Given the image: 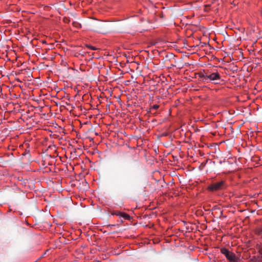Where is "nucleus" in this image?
Returning <instances> with one entry per match:
<instances>
[{"label": "nucleus", "instance_id": "13", "mask_svg": "<svg viewBox=\"0 0 262 262\" xmlns=\"http://www.w3.org/2000/svg\"><path fill=\"white\" fill-rule=\"evenodd\" d=\"M23 146V144H21V145H19V147H21Z\"/></svg>", "mask_w": 262, "mask_h": 262}, {"label": "nucleus", "instance_id": "10", "mask_svg": "<svg viewBox=\"0 0 262 262\" xmlns=\"http://www.w3.org/2000/svg\"><path fill=\"white\" fill-rule=\"evenodd\" d=\"M258 233L259 234H262V227L258 230Z\"/></svg>", "mask_w": 262, "mask_h": 262}, {"label": "nucleus", "instance_id": "3", "mask_svg": "<svg viewBox=\"0 0 262 262\" xmlns=\"http://www.w3.org/2000/svg\"><path fill=\"white\" fill-rule=\"evenodd\" d=\"M221 252L222 254H224L226 257L230 261V262H237L238 260V258L236 257L235 255L228 251L226 248H222L221 249Z\"/></svg>", "mask_w": 262, "mask_h": 262}, {"label": "nucleus", "instance_id": "7", "mask_svg": "<svg viewBox=\"0 0 262 262\" xmlns=\"http://www.w3.org/2000/svg\"><path fill=\"white\" fill-rule=\"evenodd\" d=\"M86 47L92 50H96L97 49L95 47L88 45H86Z\"/></svg>", "mask_w": 262, "mask_h": 262}, {"label": "nucleus", "instance_id": "8", "mask_svg": "<svg viewBox=\"0 0 262 262\" xmlns=\"http://www.w3.org/2000/svg\"><path fill=\"white\" fill-rule=\"evenodd\" d=\"M121 212L120 211H114L113 213H112V214L113 215H117V216H120V214H121Z\"/></svg>", "mask_w": 262, "mask_h": 262}, {"label": "nucleus", "instance_id": "5", "mask_svg": "<svg viewBox=\"0 0 262 262\" xmlns=\"http://www.w3.org/2000/svg\"><path fill=\"white\" fill-rule=\"evenodd\" d=\"M22 156H26L27 157V158L28 160H30V155L29 154V152H27V150L26 149L25 150V151L24 152L23 154H22Z\"/></svg>", "mask_w": 262, "mask_h": 262}, {"label": "nucleus", "instance_id": "2", "mask_svg": "<svg viewBox=\"0 0 262 262\" xmlns=\"http://www.w3.org/2000/svg\"><path fill=\"white\" fill-rule=\"evenodd\" d=\"M226 187L225 181L222 180L213 183L208 186V189L212 191L221 190Z\"/></svg>", "mask_w": 262, "mask_h": 262}, {"label": "nucleus", "instance_id": "6", "mask_svg": "<svg viewBox=\"0 0 262 262\" xmlns=\"http://www.w3.org/2000/svg\"><path fill=\"white\" fill-rule=\"evenodd\" d=\"M159 108V105L158 104H155L153 106H152L150 108V112L152 111L153 110H157Z\"/></svg>", "mask_w": 262, "mask_h": 262}, {"label": "nucleus", "instance_id": "14", "mask_svg": "<svg viewBox=\"0 0 262 262\" xmlns=\"http://www.w3.org/2000/svg\"><path fill=\"white\" fill-rule=\"evenodd\" d=\"M260 251H261V253L262 254V248L261 249Z\"/></svg>", "mask_w": 262, "mask_h": 262}, {"label": "nucleus", "instance_id": "1", "mask_svg": "<svg viewBox=\"0 0 262 262\" xmlns=\"http://www.w3.org/2000/svg\"><path fill=\"white\" fill-rule=\"evenodd\" d=\"M195 77L198 78L200 80L203 82H210L215 80H220L221 79V75L220 73L216 71L211 72L209 70H205L195 74Z\"/></svg>", "mask_w": 262, "mask_h": 262}, {"label": "nucleus", "instance_id": "12", "mask_svg": "<svg viewBox=\"0 0 262 262\" xmlns=\"http://www.w3.org/2000/svg\"><path fill=\"white\" fill-rule=\"evenodd\" d=\"M115 226V225H108V227H112Z\"/></svg>", "mask_w": 262, "mask_h": 262}, {"label": "nucleus", "instance_id": "11", "mask_svg": "<svg viewBox=\"0 0 262 262\" xmlns=\"http://www.w3.org/2000/svg\"><path fill=\"white\" fill-rule=\"evenodd\" d=\"M155 151L156 153H157L158 152H159V148H155Z\"/></svg>", "mask_w": 262, "mask_h": 262}, {"label": "nucleus", "instance_id": "4", "mask_svg": "<svg viewBox=\"0 0 262 262\" xmlns=\"http://www.w3.org/2000/svg\"><path fill=\"white\" fill-rule=\"evenodd\" d=\"M120 216L122 217L123 218H124L126 220H130V216L128 214H127L125 213H124V212H121V214H120Z\"/></svg>", "mask_w": 262, "mask_h": 262}, {"label": "nucleus", "instance_id": "9", "mask_svg": "<svg viewBox=\"0 0 262 262\" xmlns=\"http://www.w3.org/2000/svg\"><path fill=\"white\" fill-rule=\"evenodd\" d=\"M72 149H73L72 151H70V152L71 155H73V152H74L75 153L76 152V148H72Z\"/></svg>", "mask_w": 262, "mask_h": 262}]
</instances>
